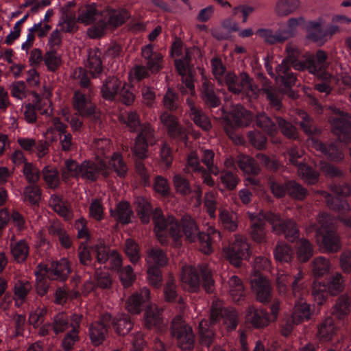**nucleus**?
Listing matches in <instances>:
<instances>
[{
  "label": "nucleus",
  "instance_id": "nucleus-1",
  "mask_svg": "<svg viewBox=\"0 0 351 351\" xmlns=\"http://www.w3.org/2000/svg\"><path fill=\"white\" fill-rule=\"evenodd\" d=\"M153 221L156 235L162 244L166 242L165 235L167 232L175 239L180 237L183 232L190 242L195 241L199 233L196 222L189 215L184 216L180 223H178L173 216L165 219L161 210L156 208L153 213Z\"/></svg>",
  "mask_w": 351,
  "mask_h": 351
},
{
  "label": "nucleus",
  "instance_id": "nucleus-2",
  "mask_svg": "<svg viewBox=\"0 0 351 351\" xmlns=\"http://www.w3.org/2000/svg\"><path fill=\"white\" fill-rule=\"evenodd\" d=\"M316 223L306 228L308 234L315 232V238L320 250L325 253L337 252L341 249L339 236L333 230L335 219L325 213H320Z\"/></svg>",
  "mask_w": 351,
  "mask_h": 351
},
{
  "label": "nucleus",
  "instance_id": "nucleus-3",
  "mask_svg": "<svg viewBox=\"0 0 351 351\" xmlns=\"http://www.w3.org/2000/svg\"><path fill=\"white\" fill-rule=\"evenodd\" d=\"M62 174L65 179L71 176L92 182L97 181L100 176L108 177L110 168L101 158L95 160H86L80 164L69 159L65 161V169Z\"/></svg>",
  "mask_w": 351,
  "mask_h": 351
},
{
  "label": "nucleus",
  "instance_id": "nucleus-4",
  "mask_svg": "<svg viewBox=\"0 0 351 351\" xmlns=\"http://www.w3.org/2000/svg\"><path fill=\"white\" fill-rule=\"evenodd\" d=\"M130 16L125 9L108 10L102 20L87 29V34L91 38H100L106 34L108 27L117 28L122 25Z\"/></svg>",
  "mask_w": 351,
  "mask_h": 351
},
{
  "label": "nucleus",
  "instance_id": "nucleus-5",
  "mask_svg": "<svg viewBox=\"0 0 351 351\" xmlns=\"http://www.w3.org/2000/svg\"><path fill=\"white\" fill-rule=\"evenodd\" d=\"M171 332L176 338L178 346L183 350L193 348L195 335L192 327L186 324L180 315L176 316L172 321Z\"/></svg>",
  "mask_w": 351,
  "mask_h": 351
},
{
  "label": "nucleus",
  "instance_id": "nucleus-6",
  "mask_svg": "<svg viewBox=\"0 0 351 351\" xmlns=\"http://www.w3.org/2000/svg\"><path fill=\"white\" fill-rule=\"evenodd\" d=\"M223 83L228 86V90L234 94H239L244 90L250 97H256L258 93V88L253 84V79L245 72L241 73L239 76L232 72L228 73L224 77Z\"/></svg>",
  "mask_w": 351,
  "mask_h": 351
},
{
  "label": "nucleus",
  "instance_id": "nucleus-7",
  "mask_svg": "<svg viewBox=\"0 0 351 351\" xmlns=\"http://www.w3.org/2000/svg\"><path fill=\"white\" fill-rule=\"evenodd\" d=\"M332 131L341 142L351 141V115L339 109H335L329 118Z\"/></svg>",
  "mask_w": 351,
  "mask_h": 351
},
{
  "label": "nucleus",
  "instance_id": "nucleus-8",
  "mask_svg": "<svg viewBox=\"0 0 351 351\" xmlns=\"http://www.w3.org/2000/svg\"><path fill=\"white\" fill-rule=\"evenodd\" d=\"M221 320L229 329H234L239 322L237 312L234 309H224L220 300L213 302L210 313V322L211 325L217 324Z\"/></svg>",
  "mask_w": 351,
  "mask_h": 351
},
{
  "label": "nucleus",
  "instance_id": "nucleus-9",
  "mask_svg": "<svg viewBox=\"0 0 351 351\" xmlns=\"http://www.w3.org/2000/svg\"><path fill=\"white\" fill-rule=\"evenodd\" d=\"M138 128L139 133L136 138L134 152L139 159H143L147 157V146L154 145L157 138L155 130L150 123H142Z\"/></svg>",
  "mask_w": 351,
  "mask_h": 351
},
{
  "label": "nucleus",
  "instance_id": "nucleus-10",
  "mask_svg": "<svg viewBox=\"0 0 351 351\" xmlns=\"http://www.w3.org/2000/svg\"><path fill=\"white\" fill-rule=\"evenodd\" d=\"M112 317L109 313L101 315L99 319L91 323L88 328V336L91 343L99 346L106 340L108 337Z\"/></svg>",
  "mask_w": 351,
  "mask_h": 351
},
{
  "label": "nucleus",
  "instance_id": "nucleus-11",
  "mask_svg": "<svg viewBox=\"0 0 351 351\" xmlns=\"http://www.w3.org/2000/svg\"><path fill=\"white\" fill-rule=\"evenodd\" d=\"M268 222L271 225L273 232L276 234H284L290 241H293L298 237V229L295 223L291 220H283L279 215L269 213Z\"/></svg>",
  "mask_w": 351,
  "mask_h": 351
},
{
  "label": "nucleus",
  "instance_id": "nucleus-12",
  "mask_svg": "<svg viewBox=\"0 0 351 351\" xmlns=\"http://www.w3.org/2000/svg\"><path fill=\"white\" fill-rule=\"evenodd\" d=\"M38 271H35V274H40L42 276L46 275L50 280H64L71 272V268L69 261L65 258H62L60 261L53 262L49 267L39 265Z\"/></svg>",
  "mask_w": 351,
  "mask_h": 351
},
{
  "label": "nucleus",
  "instance_id": "nucleus-13",
  "mask_svg": "<svg viewBox=\"0 0 351 351\" xmlns=\"http://www.w3.org/2000/svg\"><path fill=\"white\" fill-rule=\"evenodd\" d=\"M227 259L236 267H239L242 259L249 257V245L244 238L236 235L233 243L224 249Z\"/></svg>",
  "mask_w": 351,
  "mask_h": 351
},
{
  "label": "nucleus",
  "instance_id": "nucleus-14",
  "mask_svg": "<svg viewBox=\"0 0 351 351\" xmlns=\"http://www.w3.org/2000/svg\"><path fill=\"white\" fill-rule=\"evenodd\" d=\"M259 211L258 213L247 212V215L251 221L250 234L252 239L256 243L266 241L265 221H268L269 213Z\"/></svg>",
  "mask_w": 351,
  "mask_h": 351
},
{
  "label": "nucleus",
  "instance_id": "nucleus-15",
  "mask_svg": "<svg viewBox=\"0 0 351 351\" xmlns=\"http://www.w3.org/2000/svg\"><path fill=\"white\" fill-rule=\"evenodd\" d=\"M250 284L257 301L266 304L271 300L273 289L269 279L261 275H254L250 280Z\"/></svg>",
  "mask_w": 351,
  "mask_h": 351
},
{
  "label": "nucleus",
  "instance_id": "nucleus-16",
  "mask_svg": "<svg viewBox=\"0 0 351 351\" xmlns=\"http://www.w3.org/2000/svg\"><path fill=\"white\" fill-rule=\"evenodd\" d=\"M73 107L78 115L82 117L93 116L96 120V105L93 102L90 96L83 93L80 90H76L73 97Z\"/></svg>",
  "mask_w": 351,
  "mask_h": 351
},
{
  "label": "nucleus",
  "instance_id": "nucleus-17",
  "mask_svg": "<svg viewBox=\"0 0 351 351\" xmlns=\"http://www.w3.org/2000/svg\"><path fill=\"white\" fill-rule=\"evenodd\" d=\"M160 121L167 128L170 137L184 142L187 141L186 130L180 124L176 117L168 112H163L160 116Z\"/></svg>",
  "mask_w": 351,
  "mask_h": 351
},
{
  "label": "nucleus",
  "instance_id": "nucleus-18",
  "mask_svg": "<svg viewBox=\"0 0 351 351\" xmlns=\"http://www.w3.org/2000/svg\"><path fill=\"white\" fill-rule=\"evenodd\" d=\"M321 194L325 199L328 207L332 210L337 211L339 213V220L348 227H351V215L346 216V213L350 210V206L348 202L338 197H333L332 195L324 191L317 192Z\"/></svg>",
  "mask_w": 351,
  "mask_h": 351
},
{
  "label": "nucleus",
  "instance_id": "nucleus-19",
  "mask_svg": "<svg viewBox=\"0 0 351 351\" xmlns=\"http://www.w3.org/2000/svg\"><path fill=\"white\" fill-rule=\"evenodd\" d=\"M141 56L145 60L146 66L150 73H157L162 69L163 56L160 53L154 51L152 44L142 47Z\"/></svg>",
  "mask_w": 351,
  "mask_h": 351
},
{
  "label": "nucleus",
  "instance_id": "nucleus-20",
  "mask_svg": "<svg viewBox=\"0 0 351 351\" xmlns=\"http://www.w3.org/2000/svg\"><path fill=\"white\" fill-rule=\"evenodd\" d=\"M83 315L81 314H73L71 329L67 332L62 340L61 346L64 351H70L75 343L79 340V332Z\"/></svg>",
  "mask_w": 351,
  "mask_h": 351
},
{
  "label": "nucleus",
  "instance_id": "nucleus-21",
  "mask_svg": "<svg viewBox=\"0 0 351 351\" xmlns=\"http://www.w3.org/2000/svg\"><path fill=\"white\" fill-rule=\"evenodd\" d=\"M327 59V53L323 50H318L315 56L311 55L306 58L305 70L313 75H319L328 67Z\"/></svg>",
  "mask_w": 351,
  "mask_h": 351
},
{
  "label": "nucleus",
  "instance_id": "nucleus-22",
  "mask_svg": "<svg viewBox=\"0 0 351 351\" xmlns=\"http://www.w3.org/2000/svg\"><path fill=\"white\" fill-rule=\"evenodd\" d=\"M150 291L147 287H143L140 292L132 294L126 302V308L132 314H138L142 311L143 303L149 299Z\"/></svg>",
  "mask_w": 351,
  "mask_h": 351
},
{
  "label": "nucleus",
  "instance_id": "nucleus-23",
  "mask_svg": "<svg viewBox=\"0 0 351 351\" xmlns=\"http://www.w3.org/2000/svg\"><path fill=\"white\" fill-rule=\"evenodd\" d=\"M181 280L185 289L189 291H197L200 285L199 278L195 267L190 265L182 267Z\"/></svg>",
  "mask_w": 351,
  "mask_h": 351
},
{
  "label": "nucleus",
  "instance_id": "nucleus-24",
  "mask_svg": "<svg viewBox=\"0 0 351 351\" xmlns=\"http://www.w3.org/2000/svg\"><path fill=\"white\" fill-rule=\"evenodd\" d=\"M262 90L266 95L267 99L271 108L280 110L282 106V93L279 89L271 85V82L265 77L262 79Z\"/></svg>",
  "mask_w": 351,
  "mask_h": 351
},
{
  "label": "nucleus",
  "instance_id": "nucleus-25",
  "mask_svg": "<svg viewBox=\"0 0 351 351\" xmlns=\"http://www.w3.org/2000/svg\"><path fill=\"white\" fill-rule=\"evenodd\" d=\"M290 64L282 60L276 69V81L285 87H291L295 85L296 75L291 71Z\"/></svg>",
  "mask_w": 351,
  "mask_h": 351
},
{
  "label": "nucleus",
  "instance_id": "nucleus-26",
  "mask_svg": "<svg viewBox=\"0 0 351 351\" xmlns=\"http://www.w3.org/2000/svg\"><path fill=\"white\" fill-rule=\"evenodd\" d=\"M186 104L189 107V115L195 125L204 130H209L211 123L208 117L201 110L197 108L192 98L186 99Z\"/></svg>",
  "mask_w": 351,
  "mask_h": 351
},
{
  "label": "nucleus",
  "instance_id": "nucleus-27",
  "mask_svg": "<svg viewBox=\"0 0 351 351\" xmlns=\"http://www.w3.org/2000/svg\"><path fill=\"white\" fill-rule=\"evenodd\" d=\"M300 6V0H277L274 12L278 17H286L298 11Z\"/></svg>",
  "mask_w": 351,
  "mask_h": 351
},
{
  "label": "nucleus",
  "instance_id": "nucleus-28",
  "mask_svg": "<svg viewBox=\"0 0 351 351\" xmlns=\"http://www.w3.org/2000/svg\"><path fill=\"white\" fill-rule=\"evenodd\" d=\"M123 83L114 76L108 77L104 82L101 87L102 97L107 100H114Z\"/></svg>",
  "mask_w": 351,
  "mask_h": 351
},
{
  "label": "nucleus",
  "instance_id": "nucleus-29",
  "mask_svg": "<svg viewBox=\"0 0 351 351\" xmlns=\"http://www.w3.org/2000/svg\"><path fill=\"white\" fill-rule=\"evenodd\" d=\"M101 55L102 53L98 48L91 49L88 51L86 66L93 77H97L103 71Z\"/></svg>",
  "mask_w": 351,
  "mask_h": 351
},
{
  "label": "nucleus",
  "instance_id": "nucleus-30",
  "mask_svg": "<svg viewBox=\"0 0 351 351\" xmlns=\"http://www.w3.org/2000/svg\"><path fill=\"white\" fill-rule=\"evenodd\" d=\"M313 147L324 154L332 160L339 161L343 158L342 151L337 146V143H330L328 145H324L321 141L316 139H311Z\"/></svg>",
  "mask_w": 351,
  "mask_h": 351
},
{
  "label": "nucleus",
  "instance_id": "nucleus-31",
  "mask_svg": "<svg viewBox=\"0 0 351 351\" xmlns=\"http://www.w3.org/2000/svg\"><path fill=\"white\" fill-rule=\"evenodd\" d=\"M102 14L97 10L95 4H92L79 10L77 21L84 25H88L96 21L98 22L99 20H102Z\"/></svg>",
  "mask_w": 351,
  "mask_h": 351
},
{
  "label": "nucleus",
  "instance_id": "nucleus-32",
  "mask_svg": "<svg viewBox=\"0 0 351 351\" xmlns=\"http://www.w3.org/2000/svg\"><path fill=\"white\" fill-rule=\"evenodd\" d=\"M49 206L60 216L66 220H69L73 217L71 205L66 201L57 195H52L49 200Z\"/></svg>",
  "mask_w": 351,
  "mask_h": 351
},
{
  "label": "nucleus",
  "instance_id": "nucleus-33",
  "mask_svg": "<svg viewBox=\"0 0 351 351\" xmlns=\"http://www.w3.org/2000/svg\"><path fill=\"white\" fill-rule=\"evenodd\" d=\"M163 291L165 301L168 302H173L178 300L180 310L183 311L184 309L185 305L184 299L178 296L177 286L175 283V280L171 275L168 277L165 284Z\"/></svg>",
  "mask_w": 351,
  "mask_h": 351
},
{
  "label": "nucleus",
  "instance_id": "nucleus-34",
  "mask_svg": "<svg viewBox=\"0 0 351 351\" xmlns=\"http://www.w3.org/2000/svg\"><path fill=\"white\" fill-rule=\"evenodd\" d=\"M246 319L256 328H263L268 325V314L264 310L256 308L254 306L248 307Z\"/></svg>",
  "mask_w": 351,
  "mask_h": 351
},
{
  "label": "nucleus",
  "instance_id": "nucleus-35",
  "mask_svg": "<svg viewBox=\"0 0 351 351\" xmlns=\"http://www.w3.org/2000/svg\"><path fill=\"white\" fill-rule=\"evenodd\" d=\"M298 298L299 301L295 302L291 317V322L294 324L308 320L311 315L310 306L301 297Z\"/></svg>",
  "mask_w": 351,
  "mask_h": 351
},
{
  "label": "nucleus",
  "instance_id": "nucleus-36",
  "mask_svg": "<svg viewBox=\"0 0 351 351\" xmlns=\"http://www.w3.org/2000/svg\"><path fill=\"white\" fill-rule=\"evenodd\" d=\"M230 120L237 127L247 126L252 120V116L243 106L237 104L232 107Z\"/></svg>",
  "mask_w": 351,
  "mask_h": 351
},
{
  "label": "nucleus",
  "instance_id": "nucleus-37",
  "mask_svg": "<svg viewBox=\"0 0 351 351\" xmlns=\"http://www.w3.org/2000/svg\"><path fill=\"white\" fill-rule=\"evenodd\" d=\"M228 291L234 302L243 300L245 296L242 280L237 276H232L227 282Z\"/></svg>",
  "mask_w": 351,
  "mask_h": 351
},
{
  "label": "nucleus",
  "instance_id": "nucleus-38",
  "mask_svg": "<svg viewBox=\"0 0 351 351\" xmlns=\"http://www.w3.org/2000/svg\"><path fill=\"white\" fill-rule=\"evenodd\" d=\"M237 162L243 173L248 176H256L261 172V168L257 162L252 157L240 154Z\"/></svg>",
  "mask_w": 351,
  "mask_h": 351
},
{
  "label": "nucleus",
  "instance_id": "nucleus-39",
  "mask_svg": "<svg viewBox=\"0 0 351 351\" xmlns=\"http://www.w3.org/2000/svg\"><path fill=\"white\" fill-rule=\"evenodd\" d=\"M287 56L283 60L286 62L291 64L293 68L298 71L305 70V61L300 60L301 53L300 49L295 46L289 43L286 47Z\"/></svg>",
  "mask_w": 351,
  "mask_h": 351
},
{
  "label": "nucleus",
  "instance_id": "nucleus-40",
  "mask_svg": "<svg viewBox=\"0 0 351 351\" xmlns=\"http://www.w3.org/2000/svg\"><path fill=\"white\" fill-rule=\"evenodd\" d=\"M145 326L148 329L160 328L162 324L160 311L156 306L147 308L145 313Z\"/></svg>",
  "mask_w": 351,
  "mask_h": 351
},
{
  "label": "nucleus",
  "instance_id": "nucleus-41",
  "mask_svg": "<svg viewBox=\"0 0 351 351\" xmlns=\"http://www.w3.org/2000/svg\"><path fill=\"white\" fill-rule=\"evenodd\" d=\"M215 325H211L209 320L202 319L198 326L200 343L209 347L214 341L215 333L213 329Z\"/></svg>",
  "mask_w": 351,
  "mask_h": 351
},
{
  "label": "nucleus",
  "instance_id": "nucleus-42",
  "mask_svg": "<svg viewBox=\"0 0 351 351\" xmlns=\"http://www.w3.org/2000/svg\"><path fill=\"white\" fill-rule=\"evenodd\" d=\"M77 22V17L76 18L74 12H64L59 20L58 26L61 32L73 33L78 29Z\"/></svg>",
  "mask_w": 351,
  "mask_h": 351
},
{
  "label": "nucleus",
  "instance_id": "nucleus-43",
  "mask_svg": "<svg viewBox=\"0 0 351 351\" xmlns=\"http://www.w3.org/2000/svg\"><path fill=\"white\" fill-rule=\"evenodd\" d=\"M110 324L119 335H127L133 327L130 317L126 314L117 315L112 321L111 320Z\"/></svg>",
  "mask_w": 351,
  "mask_h": 351
},
{
  "label": "nucleus",
  "instance_id": "nucleus-44",
  "mask_svg": "<svg viewBox=\"0 0 351 351\" xmlns=\"http://www.w3.org/2000/svg\"><path fill=\"white\" fill-rule=\"evenodd\" d=\"M10 252L15 261L23 263L28 257L29 246L25 240L21 239L10 244Z\"/></svg>",
  "mask_w": 351,
  "mask_h": 351
},
{
  "label": "nucleus",
  "instance_id": "nucleus-45",
  "mask_svg": "<svg viewBox=\"0 0 351 351\" xmlns=\"http://www.w3.org/2000/svg\"><path fill=\"white\" fill-rule=\"evenodd\" d=\"M146 261L148 266L164 267L167 264L168 259L165 253L158 247H153L147 251Z\"/></svg>",
  "mask_w": 351,
  "mask_h": 351
},
{
  "label": "nucleus",
  "instance_id": "nucleus-46",
  "mask_svg": "<svg viewBox=\"0 0 351 351\" xmlns=\"http://www.w3.org/2000/svg\"><path fill=\"white\" fill-rule=\"evenodd\" d=\"M72 319L73 315L69 317L64 312L55 315L52 323V329L54 333L58 335L71 328Z\"/></svg>",
  "mask_w": 351,
  "mask_h": 351
},
{
  "label": "nucleus",
  "instance_id": "nucleus-47",
  "mask_svg": "<svg viewBox=\"0 0 351 351\" xmlns=\"http://www.w3.org/2000/svg\"><path fill=\"white\" fill-rule=\"evenodd\" d=\"M256 34L265 43L274 45L278 43H282L285 41V37L282 35L280 29L274 32L272 29L269 28H260L256 32ZM282 34H285L283 33Z\"/></svg>",
  "mask_w": 351,
  "mask_h": 351
},
{
  "label": "nucleus",
  "instance_id": "nucleus-48",
  "mask_svg": "<svg viewBox=\"0 0 351 351\" xmlns=\"http://www.w3.org/2000/svg\"><path fill=\"white\" fill-rule=\"evenodd\" d=\"M202 97L210 107H217L220 104V99L215 95L213 84L207 80L202 83Z\"/></svg>",
  "mask_w": 351,
  "mask_h": 351
},
{
  "label": "nucleus",
  "instance_id": "nucleus-49",
  "mask_svg": "<svg viewBox=\"0 0 351 351\" xmlns=\"http://www.w3.org/2000/svg\"><path fill=\"white\" fill-rule=\"evenodd\" d=\"M344 277L340 273H335L330 276L327 282V289L332 295H337L345 288Z\"/></svg>",
  "mask_w": 351,
  "mask_h": 351
},
{
  "label": "nucleus",
  "instance_id": "nucleus-50",
  "mask_svg": "<svg viewBox=\"0 0 351 351\" xmlns=\"http://www.w3.org/2000/svg\"><path fill=\"white\" fill-rule=\"evenodd\" d=\"M22 195L24 202L37 205L41 198V190L36 184H29L24 188Z\"/></svg>",
  "mask_w": 351,
  "mask_h": 351
},
{
  "label": "nucleus",
  "instance_id": "nucleus-51",
  "mask_svg": "<svg viewBox=\"0 0 351 351\" xmlns=\"http://www.w3.org/2000/svg\"><path fill=\"white\" fill-rule=\"evenodd\" d=\"M274 254L276 260L280 263L291 261L293 256L291 247L288 244L280 242L277 243Z\"/></svg>",
  "mask_w": 351,
  "mask_h": 351
},
{
  "label": "nucleus",
  "instance_id": "nucleus-52",
  "mask_svg": "<svg viewBox=\"0 0 351 351\" xmlns=\"http://www.w3.org/2000/svg\"><path fill=\"white\" fill-rule=\"evenodd\" d=\"M335 331L333 319L330 317L326 318L318 326V336L323 341H330Z\"/></svg>",
  "mask_w": 351,
  "mask_h": 351
},
{
  "label": "nucleus",
  "instance_id": "nucleus-53",
  "mask_svg": "<svg viewBox=\"0 0 351 351\" xmlns=\"http://www.w3.org/2000/svg\"><path fill=\"white\" fill-rule=\"evenodd\" d=\"M43 62L49 71L55 72L60 66L62 58L54 49H51L44 55Z\"/></svg>",
  "mask_w": 351,
  "mask_h": 351
},
{
  "label": "nucleus",
  "instance_id": "nucleus-54",
  "mask_svg": "<svg viewBox=\"0 0 351 351\" xmlns=\"http://www.w3.org/2000/svg\"><path fill=\"white\" fill-rule=\"evenodd\" d=\"M330 263L328 259L324 256H318L312 262V272L315 276H323L330 271Z\"/></svg>",
  "mask_w": 351,
  "mask_h": 351
},
{
  "label": "nucleus",
  "instance_id": "nucleus-55",
  "mask_svg": "<svg viewBox=\"0 0 351 351\" xmlns=\"http://www.w3.org/2000/svg\"><path fill=\"white\" fill-rule=\"evenodd\" d=\"M326 36L322 28L321 24L317 21H311L307 25V38L313 42L323 43L324 38Z\"/></svg>",
  "mask_w": 351,
  "mask_h": 351
},
{
  "label": "nucleus",
  "instance_id": "nucleus-56",
  "mask_svg": "<svg viewBox=\"0 0 351 351\" xmlns=\"http://www.w3.org/2000/svg\"><path fill=\"white\" fill-rule=\"evenodd\" d=\"M256 124L270 136H273L277 132L276 125L265 113H260L256 115Z\"/></svg>",
  "mask_w": 351,
  "mask_h": 351
},
{
  "label": "nucleus",
  "instance_id": "nucleus-57",
  "mask_svg": "<svg viewBox=\"0 0 351 351\" xmlns=\"http://www.w3.org/2000/svg\"><path fill=\"white\" fill-rule=\"evenodd\" d=\"M350 300L348 295H341L337 300L334 306L332 314L337 318L341 319L343 316L349 313Z\"/></svg>",
  "mask_w": 351,
  "mask_h": 351
},
{
  "label": "nucleus",
  "instance_id": "nucleus-58",
  "mask_svg": "<svg viewBox=\"0 0 351 351\" xmlns=\"http://www.w3.org/2000/svg\"><path fill=\"white\" fill-rule=\"evenodd\" d=\"M111 213L118 221L125 224L130 223L132 212L128 203L120 202L114 213L111 210Z\"/></svg>",
  "mask_w": 351,
  "mask_h": 351
},
{
  "label": "nucleus",
  "instance_id": "nucleus-59",
  "mask_svg": "<svg viewBox=\"0 0 351 351\" xmlns=\"http://www.w3.org/2000/svg\"><path fill=\"white\" fill-rule=\"evenodd\" d=\"M173 184L176 193L187 195L192 192V189L189 181L183 176L176 173L173 177Z\"/></svg>",
  "mask_w": 351,
  "mask_h": 351
},
{
  "label": "nucleus",
  "instance_id": "nucleus-60",
  "mask_svg": "<svg viewBox=\"0 0 351 351\" xmlns=\"http://www.w3.org/2000/svg\"><path fill=\"white\" fill-rule=\"evenodd\" d=\"M313 254V245L306 239H301L297 247V255L299 260L302 262H306Z\"/></svg>",
  "mask_w": 351,
  "mask_h": 351
},
{
  "label": "nucleus",
  "instance_id": "nucleus-61",
  "mask_svg": "<svg viewBox=\"0 0 351 351\" xmlns=\"http://www.w3.org/2000/svg\"><path fill=\"white\" fill-rule=\"evenodd\" d=\"M137 214L143 223L149 221L152 206L144 198L138 197L136 201Z\"/></svg>",
  "mask_w": 351,
  "mask_h": 351
},
{
  "label": "nucleus",
  "instance_id": "nucleus-62",
  "mask_svg": "<svg viewBox=\"0 0 351 351\" xmlns=\"http://www.w3.org/2000/svg\"><path fill=\"white\" fill-rule=\"evenodd\" d=\"M199 271L202 274V284L207 293H213L215 289V281L213 278L211 269L206 264L199 266Z\"/></svg>",
  "mask_w": 351,
  "mask_h": 351
},
{
  "label": "nucleus",
  "instance_id": "nucleus-63",
  "mask_svg": "<svg viewBox=\"0 0 351 351\" xmlns=\"http://www.w3.org/2000/svg\"><path fill=\"white\" fill-rule=\"evenodd\" d=\"M287 193L294 199L302 200L307 195V190L294 180L287 181Z\"/></svg>",
  "mask_w": 351,
  "mask_h": 351
},
{
  "label": "nucleus",
  "instance_id": "nucleus-64",
  "mask_svg": "<svg viewBox=\"0 0 351 351\" xmlns=\"http://www.w3.org/2000/svg\"><path fill=\"white\" fill-rule=\"evenodd\" d=\"M43 179L49 187L57 188L60 184L58 171L53 168L45 167L43 169Z\"/></svg>",
  "mask_w": 351,
  "mask_h": 351
}]
</instances>
